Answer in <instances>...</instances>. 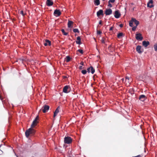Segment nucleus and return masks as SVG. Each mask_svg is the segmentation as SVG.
<instances>
[{
    "mask_svg": "<svg viewBox=\"0 0 157 157\" xmlns=\"http://www.w3.org/2000/svg\"><path fill=\"white\" fill-rule=\"evenodd\" d=\"M101 41L102 43L104 44L105 43V40L104 38H102Z\"/></svg>",
    "mask_w": 157,
    "mask_h": 157,
    "instance_id": "32",
    "label": "nucleus"
},
{
    "mask_svg": "<svg viewBox=\"0 0 157 157\" xmlns=\"http://www.w3.org/2000/svg\"><path fill=\"white\" fill-rule=\"evenodd\" d=\"M102 24V21L101 20H100V21H99V24Z\"/></svg>",
    "mask_w": 157,
    "mask_h": 157,
    "instance_id": "42",
    "label": "nucleus"
},
{
    "mask_svg": "<svg viewBox=\"0 0 157 157\" xmlns=\"http://www.w3.org/2000/svg\"><path fill=\"white\" fill-rule=\"evenodd\" d=\"M71 59V58L70 57L67 56L66 57L65 60L66 62H68L70 61Z\"/></svg>",
    "mask_w": 157,
    "mask_h": 157,
    "instance_id": "23",
    "label": "nucleus"
},
{
    "mask_svg": "<svg viewBox=\"0 0 157 157\" xmlns=\"http://www.w3.org/2000/svg\"><path fill=\"white\" fill-rule=\"evenodd\" d=\"M73 24V22L72 21L69 20L68 21L67 25L68 28L71 27V25Z\"/></svg>",
    "mask_w": 157,
    "mask_h": 157,
    "instance_id": "20",
    "label": "nucleus"
},
{
    "mask_svg": "<svg viewBox=\"0 0 157 157\" xmlns=\"http://www.w3.org/2000/svg\"><path fill=\"white\" fill-rule=\"evenodd\" d=\"M132 21L136 25V26H137L140 23L135 18H132Z\"/></svg>",
    "mask_w": 157,
    "mask_h": 157,
    "instance_id": "19",
    "label": "nucleus"
},
{
    "mask_svg": "<svg viewBox=\"0 0 157 157\" xmlns=\"http://www.w3.org/2000/svg\"><path fill=\"white\" fill-rule=\"evenodd\" d=\"M61 31L62 33H63V35L65 36L67 35L68 33L67 32H65L64 29H62Z\"/></svg>",
    "mask_w": 157,
    "mask_h": 157,
    "instance_id": "25",
    "label": "nucleus"
},
{
    "mask_svg": "<svg viewBox=\"0 0 157 157\" xmlns=\"http://www.w3.org/2000/svg\"><path fill=\"white\" fill-rule=\"evenodd\" d=\"M61 14V13L59 10H56L54 13V14L56 16H59Z\"/></svg>",
    "mask_w": 157,
    "mask_h": 157,
    "instance_id": "10",
    "label": "nucleus"
},
{
    "mask_svg": "<svg viewBox=\"0 0 157 157\" xmlns=\"http://www.w3.org/2000/svg\"><path fill=\"white\" fill-rule=\"evenodd\" d=\"M154 49L155 51H157V44H155L154 46Z\"/></svg>",
    "mask_w": 157,
    "mask_h": 157,
    "instance_id": "30",
    "label": "nucleus"
},
{
    "mask_svg": "<svg viewBox=\"0 0 157 157\" xmlns=\"http://www.w3.org/2000/svg\"><path fill=\"white\" fill-rule=\"evenodd\" d=\"M132 157H141V156L140 155H138L136 156H132Z\"/></svg>",
    "mask_w": 157,
    "mask_h": 157,
    "instance_id": "38",
    "label": "nucleus"
},
{
    "mask_svg": "<svg viewBox=\"0 0 157 157\" xmlns=\"http://www.w3.org/2000/svg\"><path fill=\"white\" fill-rule=\"evenodd\" d=\"M108 6L110 7H111L112 6V4L110 3H109V2H108Z\"/></svg>",
    "mask_w": 157,
    "mask_h": 157,
    "instance_id": "35",
    "label": "nucleus"
},
{
    "mask_svg": "<svg viewBox=\"0 0 157 157\" xmlns=\"http://www.w3.org/2000/svg\"><path fill=\"white\" fill-rule=\"evenodd\" d=\"M94 4L96 6L99 5L100 4L99 0H94Z\"/></svg>",
    "mask_w": 157,
    "mask_h": 157,
    "instance_id": "21",
    "label": "nucleus"
},
{
    "mask_svg": "<svg viewBox=\"0 0 157 157\" xmlns=\"http://www.w3.org/2000/svg\"><path fill=\"white\" fill-rule=\"evenodd\" d=\"M38 118L39 116H37L33 121L31 125V127L26 130L25 132V135L27 137H28L30 135L32 136L35 134L36 131L33 128L38 123Z\"/></svg>",
    "mask_w": 157,
    "mask_h": 157,
    "instance_id": "1",
    "label": "nucleus"
},
{
    "mask_svg": "<svg viewBox=\"0 0 157 157\" xmlns=\"http://www.w3.org/2000/svg\"><path fill=\"white\" fill-rule=\"evenodd\" d=\"M77 51H78V52H79L82 54L83 53V50L82 49H78L77 50Z\"/></svg>",
    "mask_w": 157,
    "mask_h": 157,
    "instance_id": "29",
    "label": "nucleus"
},
{
    "mask_svg": "<svg viewBox=\"0 0 157 157\" xmlns=\"http://www.w3.org/2000/svg\"><path fill=\"white\" fill-rule=\"evenodd\" d=\"M136 38L137 40H142L143 39V37L141 33H138L136 35Z\"/></svg>",
    "mask_w": 157,
    "mask_h": 157,
    "instance_id": "5",
    "label": "nucleus"
},
{
    "mask_svg": "<svg viewBox=\"0 0 157 157\" xmlns=\"http://www.w3.org/2000/svg\"><path fill=\"white\" fill-rule=\"evenodd\" d=\"M97 15L98 17H99V16L101 15L102 16H103V11L102 10H100L98 11L97 13Z\"/></svg>",
    "mask_w": 157,
    "mask_h": 157,
    "instance_id": "13",
    "label": "nucleus"
},
{
    "mask_svg": "<svg viewBox=\"0 0 157 157\" xmlns=\"http://www.w3.org/2000/svg\"><path fill=\"white\" fill-rule=\"evenodd\" d=\"M70 87L69 86L66 85L65 86L63 89V92L65 93H68L70 91Z\"/></svg>",
    "mask_w": 157,
    "mask_h": 157,
    "instance_id": "3",
    "label": "nucleus"
},
{
    "mask_svg": "<svg viewBox=\"0 0 157 157\" xmlns=\"http://www.w3.org/2000/svg\"><path fill=\"white\" fill-rule=\"evenodd\" d=\"M133 21H132V19L131 20L129 21V25L131 27H133Z\"/></svg>",
    "mask_w": 157,
    "mask_h": 157,
    "instance_id": "24",
    "label": "nucleus"
},
{
    "mask_svg": "<svg viewBox=\"0 0 157 157\" xmlns=\"http://www.w3.org/2000/svg\"><path fill=\"white\" fill-rule=\"evenodd\" d=\"M83 68V67L82 66H79V69L80 70L82 69Z\"/></svg>",
    "mask_w": 157,
    "mask_h": 157,
    "instance_id": "41",
    "label": "nucleus"
},
{
    "mask_svg": "<svg viewBox=\"0 0 157 157\" xmlns=\"http://www.w3.org/2000/svg\"><path fill=\"white\" fill-rule=\"evenodd\" d=\"M64 78H67V76H65L64 77Z\"/></svg>",
    "mask_w": 157,
    "mask_h": 157,
    "instance_id": "44",
    "label": "nucleus"
},
{
    "mask_svg": "<svg viewBox=\"0 0 157 157\" xmlns=\"http://www.w3.org/2000/svg\"><path fill=\"white\" fill-rule=\"evenodd\" d=\"M112 11L111 9H106L105 11V13L106 15H110L111 14Z\"/></svg>",
    "mask_w": 157,
    "mask_h": 157,
    "instance_id": "9",
    "label": "nucleus"
},
{
    "mask_svg": "<svg viewBox=\"0 0 157 157\" xmlns=\"http://www.w3.org/2000/svg\"><path fill=\"white\" fill-rule=\"evenodd\" d=\"M44 45L45 46H47V45L50 46L51 45V42L50 40H45V42L44 43Z\"/></svg>",
    "mask_w": 157,
    "mask_h": 157,
    "instance_id": "17",
    "label": "nucleus"
},
{
    "mask_svg": "<svg viewBox=\"0 0 157 157\" xmlns=\"http://www.w3.org/2000/svg\"><path fill=\"white\" fill-rule=\"evenodd\" d=\"M121 14L119 12V11L117 10L115 12L114 17L116 18H118L120 17Z\"/></svg>",
    "mask_w": 157,
    "mask_h": 157,
    "instance_id": "11",
    "label": "nucleus"
},
{
    "mask_svg": "<svg viewBox=\"0 0 157 157\" xmlns=\"http://www.w3.org/2000/svg\"><path fill=\"white\" fill-rule=\"evenodd\" d=\"M49 106L48 105H44L42 108V110L44 113L47 112L49 109Z\"/></svg>",
    "mask_w": 157,
    "mask_h": 157,
    "instance_id": "4",
    "label": "nucleus"
},
{
    "mask_svg": "<svg viewBox=\"0 0 157 157\" xmlns=\"http://www.w3.org/2000/svg\"><path fill=\"white\" fill-rule=\"evenodd\" d=\"M73 31L74 33H79V31L77 29H73Z\"/></svg>",
    "mask_w": 157,
    "mask_h": 157,
    "instance_id": "26",
    "label": "nucleus"
},
{
    "mask_svg": "<svg viewBox=\"0 0 157 157\" xmlns=\"http://www.w3.org/2000/svg\"><path fill=\"white\" fill-rule=\"evenodd\" d=\"M122 81L123 82L124 81V78H122Z\"/></svg>",
    "mask_w": 157,
    "mask_h": 157,
    "instance_id": "43",
    "label": "nucleus"
},
{
    "mask_svg": "<svg viewBox=\"0 0 157 157\" xmlns=\"http://www.w3.org/2000/svg\"><path fill=\"white\" fill-rule=\"evenodd\" d=\"M129 77L126 76L125 78V81L129 83L130 82L129 81Z\"/></svg>",
    "mask_w": 157,
    "mask_h": 157,
    "instance_id": "27",
    "label": "nucleus"
},
{
    "mask_svg": "<svg viewBox=\"0 0 157 157\" xmlns=\"http://www.w3.org/2000/svg\"><path fill=\"white\" fill-rule=\"evenodd\" d=\"M87 72V71L85 70H82L81 71L83 75L86 74V73Z\"/></svg>",
    "mask_w": 157,
    "mask_h": 157,
    "instance_id": "28",
    "label": "nucleus"
},
{
    "mask_svg": "<svg viewBox=\"0 0 157 157\" xmlns=\"http://www.w3.org/2000/svg\"><path fill=\"white\" fill-rule=\"evenodd\" d=\"M20 14H22L23 16H24V14L23 11L22 10L21 11Z\"/></svg>",
    "mask_w": 157,
    "mask_h": 157,
    "instance_id": "36",
    "label": "nucleus"
},
{
    "mask_svg": "<svg viewBox=\"0 0 157 157\" xmlns=\"http://www.w3.org/2000/svg\"><path fill=\"white\" fill-rule=\"evenodd\" d=\"M150 44V43L148 41H144L142 42V44L145 47H147Z\"/></svg>",
    "mask_w": 157,
    "mask_h": 157,
    "instance_id": "16",
    "label": "nucleus"
},
{
    "mask_svg": "<svg viewBox=\"0 0 157 157\" xmlns=\"http://www.w3.org/2000/svg\"><path fill=\"white\" fill-rule=\"evenodd\" d=\"M113 27H110V29H109V31H112L113 30Z\"/></svg>",
    "mask_w": 157,
    "mask_h": 157,
    "instance_id": "40",
    "label": "nucleus"
},
{
    "mask_svg": "<svg viewBox=\"0 0 157 157\" xmlns=\"http://www.w3.org/2000/svg\"><path fill=\"white\" fill-rule=\"evenodd\" d=\"M1 147H2V146H1L0 147V149H1Z\"/></svg>",
    "mask_w": 157,
    "mask_h": 157,
    "instance_id": "45",
    "label": "nucleus"
},
{
    "mask_svg": "<svg viewBox=\"0 0 157 157\" xmlns=\"http://www.w3.org/2000/svg\"><path fill=\"white\" fill-rule=\"evenodd\" d=\"M115 1V0H109L108 2L109 3H113Z\"/></svg>",
    "mask_w": 157,
    "mask_h": 157,
    "instance_id": "33",
    "label": "nucleus"
},
{
    "mask_svg": "<svg viewBox=\"0 0 157 157\" xmlns=\"http://www.w3.org/2000/svg\"><path fill=\"white\" fill-rule=\"evenodd\" d=\"M141 47L140 45H138L136 48V51L139 54L141 53L143 51H141Z\"/></svg>",
    "mask_w": 157,
    "mask_h": 157,
    "instance_id": "12",
    "label": "nucleus"
},
{
    "mask_svg": "<svg viewBox=\"0 0 157 157\" xmlns=\"http://www.w3.org/2000/svg\"><path fill=\"white\" fill-rule=\"evenodd\" d=\"M72 142V139L69 136H65L64 138V142L66 144H70Z\"/></svg>",
    "mask_w": 157,
    "mask_h": 157,
    "instance_id": "2",
    "label": "nucleus"
},
{
    "mask_svg": "<svg viewBox=\"0 0 157 157\" xmlns=\"http://www.w3.org/2000/svg\"><path fill=\"white\" fill-rule=\"evenodd\" d=\"M137 26H135L134 27H133L132 28V30L133 31H135L136 29V28H137Z\"/></svg>",
    "mask_w": 157,
    "mask_h": 157,
    "instance_id": "31",
    "label": "nucleus"
},
{
    "mask_svg": "<svg viewBox=\"0 0 157 157\" xmlns=\"http://www.w3.org/2000/svg\"><path fill=\"white\" fill-rule=\"evenodd\" d=\"M53 4V2L52 0H47L46 1V4L48 6H52Z\"/></svg>",
    "mask_w": 157,
    "mask_h": 157,
    "instance_id": "8",
    "label": "nucleus"
},
{
    "mask_svg": "<svg viewBox=\"0 0 157 157\" xmlns=\"http://www.w3.org/2000/svg\"><path fill=\"white\" fill-rule=\"evenodd\" d=\"M101 33H102L101 31H99V30L97 31V34H100Z\"/></svg>",
    "mask_w": 157,
    "mask_h": 157,
    "instance_id": "34",
    "label": "nucleus"
},
{
    "mask_svg": "<svg viewBox=\"0 0 157 157\" xmlns=\"http://www.w3.org/2000/svg\"><path fill=\"white\" fill-rule=\"evenodd\" d=\"M153 1L152 0H150L147 3V6L150 8L153 6Z\"/></svg>",
    "mask_w": 157,
    "mask_h": 157,
    "instance_id": "14",
    "label": "nucleus"
},
{
    "mask_svg": "<svg viewBox=\"0 0 157 157\" xmlns=\"http://www.w3.org/2000/svg\"><path fill=\"white\" fill-rule=\"evenodd\" d=\"M77 41H76V42L77 44H81V38L80 36H78L77 38Z\"/></svg>",
    "mask_w": 157,
    "mask_h": 157,
    "instance_id": "18",
    "label": "nucleus"
},
{
    "mask_svg": "<svg viewBox=\"0 0 157 157\" xmlns=\"http://www.w3.org/2000/svg\"><path fill=\"white\" fill-rule=\"evenodd\" d=\"M60 109V107L59 106L57 108V109H56V110L54 113V115H53V117H56L58 114V113L59 112V110Z\"/></svg>",
    "mask_w": 157,
    "mask_h": 157,
    "instance_id": "15",
    "label": "nucleus"
},
{
    "mask_svg": "<svg viewBox=\"0 0 157 157\" xmlns=\"http://www.w3.org/2000/svg\"><path fill=\"white\" fill-rule=\"evenodd\" d=\"M147 98V97L146 96L143 94L140 95L139 98V100L142 101H144Z\"/></svg>",
    "mask_w": 157,
    "mask_h": 157,
    "instance_id": "6",
    "label": "nucleus"
},
{
    "mask_svg": "<svg viewBox=\"0 0 157 157\" xmlns=\"http://www.w3.org/2000/svg\"><path fill=\"white\" fill-rule=\"evenodd\" d=\"M87 71L88 73L91 72L92 74H93L95 72V69L93 67L91 66L87 68Z\"/></svg>",
    "mask_w": 157,
    "mask_h": 157,
    "instance_id": "7",
    "label": "nucleus"
},
{
    "mask_svg": "<svg viewBox=\"0 0 157 157\" xmlns=\"http://www.w3.org/2000/svg\"><path fill=\"white\" fill-rule=\"evenodd\" d=\"M80 64L81 65H84V63L82 61V62H81L80 63Z\"/></svg>",
    "mask_w": 157,
    "mask_h": 157,
    "instance_id": "37",
    "label": "nucleus"
},
{
    "mask_svg": "<svg viewBox=\"0 0 157 157\" xmlns=\"http://www.w3.org/2000/svg\"><path fill=\"white\" fill-rule=\"evenodd\" d=\"M119 26L120 27L122 28L123 26V25L122 24H121Z\"/></svg>",
    "mask_w": 157,
    "mask_h": 157,
    "instance_id": "39",
    "label": "nucleus"
},
{
    "mask_svg": "<svg viewBox=\"0 0 157 157\" xmlns=\"http://www.w3.org/2000/svg\"><path fill=\"white\" fill-rule=\"evenodd\" d=\"M123 35V33H120L117 34V37L119 38H120Z\"/></svg>",
    "mask_w": 157,
    "mask_h": 157,
    "instance_id": "22",
    "label": "nucleus"
}]
</instances>
